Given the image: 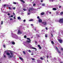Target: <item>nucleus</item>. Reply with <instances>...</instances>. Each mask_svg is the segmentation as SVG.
<instances>
[{
  "instance_id": "f257e3e1",
  "label": "nucleus",
  "mask_w": 63,
  "mask_h": 63,
  "mask_svg": "<svg viewBox=\"0 0 63 63\" xmlns=\"http://www.w3.org/2000/svg\"><path fill=\"white\" fill-rule=\"evenodd\" d=\"M27 40H28L29 41L27 40L26 42V43H27V44H28V43H31V41L30 40V39L29 38H27Z\"/></svg>"
},
{
  "instance_id": "f03ea898",
  "label": "nucleus",
  "mask_w": 63,
  "mask_h": 63,
  "mask_svg": "<svg viewBox=\"0 0 63 63\" xmlns=\"http://www.w3.org/2000/svg\"><path fill=\"white\" fill-rule=\"evenodd\" d=\"M6 54L7 55H8V56H9V58H10H10H12V56L11 55H10V54L8 52H7L6 53Z\"/></svg>"
},
{
  "instance_id": "7ed1b4c3",
  "label": "nucleus",
  "mask_w": 63,
  "mask_h": 63,
  "mask_svg": "<svg viewBox=\"0 0 63 63\" xmlns=\"http://www.w3.org/2000/svg\"><path fill=\"white\" fill-rule=\"evenodd\" d=\"M59 22L60 23H63V18L60 19L59 21Z\"/></svg>"
},
{
  "instance_id": "20e7f679",
  "label": "nucleus",
  "mask_w": 63,
  "mask_h": 63,
  "mask_svg": "<svg viewBox=\"0 0 63 63\" xmlns=\"http://www.w3.org/2000/svg\"><path fill=\"white\" fill-rule=\"evenodd\" d=\"M42 24L44 25H47V22H42Z\"/></svg>"
},
{
  "instance_id": "39448f33",
  "label": "nucleus",
  "mask_w": 63,
  "mask_h": 63,
  "mask_svg": "<svg viewBox=\"0 0 63 63\" xmlns=\"http://www.w3.org/2000/svg\"><path fill=\"white\" fill-rule=\"evenodd\" d=\"M56 47V49L57 50L58 52H59V53H60V54H61V52H60V50H59V49H58V48Z\"/></svg>"
},
{
  "instance_id": "423d86ee",
  "label": "nucleus",
  "mask_w": 63,
  "mask_h": 63,
  "mask_svg": "<svg viewBox=\"0 0 63 63\" xmlns=\"http://www.w3.org/2000/svg\"><path fill=\"white\" fill-rule=\"evenodd\" d=\"M34 10V9L33 8H31L29 9V12H31L30 11H33V10Z\"/></svg>"
},
{
  "instance_id": "0eeeda50",
  "label": "nucleus",
  "mask_w": 63,
  "mask_h": 63,
  "mask_svg": "<svg viewBox=\"0 0 63 63\" xmlns=\"http://www.w3.org/2000/svg\"><path fill=\"white\" fill-rule=\"evenodd\" d=\"M58 41L60 43H62V40L61 39H58Z\"/></svg>"
},
{
  "instance_id": "6e6552de",
  "label": "nucleus",
  "mask_w": 63,
  "mask_h": 63,
  "mask_svg": "<svg viewBox=\"0 0 63 63\" xmlns=\"http://www.w3.org/2000/svg\"><path fill=\"white\" fill-rule=\"evenodd\" d=\"M38 21L39 23L42 22V20L41 19H40L38 20Z\"/></svg>"
},
{
  "instance_id": "1a4fd4ad",
  "label": "nucleus",
  "mask_w": 63,
  "mask_h": 63,
  "mask_svg": "<svg viewBox=\"0 0 63 63\" xmlns=\"http://www.w3.org/2000/svg\"><path fill=\"white\" fill-rule=\"evenodd\" d=\"M13 52H10V54H11V56H12V57L14 56H13V55H14V54H13Z\"/></svg>"
},
{
  "instance_id": "9d476101",
  "label": "nucleus",
  "mask_w": 63,
  "mask_h": 63,
  "mask_svg": "<svg viewBox=\"0 0 63 63\" xmlns=\"http://www.w3.org/2000/svg\"><path fill=\"white\" fill-rule=\"evenodd\" d=\"M44 14H45V13H44V12H42L41 14H40V15H41V16H42V15H44Z\"/></svg>"
},
{
  "instance_id": "9b49d317",
  "label": "nucleus",
  "mask_w": 63,
  "mask_h": 63,
  "mask_svg": "<svg viewBox=\"0 0 63 63\" xmlns=\"http://www.w3.org/2000/svg\"><path fill=\"white\" fill-rule=\"evenodd\" d=\"M20 1H21V2H22L23 3H25V1H23V0H19Z\"/></svg>"
},
{
  "instance_id": "f8f14e48",
  "label": "nucleus",
  "mask_w": 63,
  "mask_h": 63,
  "mask_svg": "<svg viewBox=\"0 0 63 63\" xmlns=\"http://www.w3.org/2000/svg\"><path fill=\"white\" fill-rule=\"evenodd\" d=\"M18 33H19V34H22V33L19 30L18 31Z\"/></svg>"
},
{
  "instance_id": "ddd939ff",
  "label": "nucleus",
  "mask_w": 63,
  "mask_h": 63,
  "mask_svg": "<svg viewBox=\"0 0 63 63\" xmlns=\"http://www.w3.org/2000/svg\"><path fill=\"white\" fill-rule=\"evenodd\" d=\"M53 10L54 11H56V10L57 9H56V8H53Z\"/></svg>"
},
{
  "instance_id": "4468645a",
  "label": "nucleus",
  "mask_w": 63,
  "mask_h": 63,
  "mask_svg": "<svg viewBox=\"0 0 63 63\" xmlns=\"http://www.w3.org/2000/svg\"><path fill=\"white\" fill-rule=\"evenodd\" d=\"M17 19H21V18H20V17L19 16L18 17H17Z\"/></svg>"
},
{
  "instance_id": "2eb2a0df",
  "label": "nucleus",
  "mask_w": 63,
  "mask_h": 63,
  "mask_svg": "<svg viewBox=\"0 0 63 63\" xmlns=\"http://www.w3.org/2000/svg\"><path fill=\"white\" fill-rule=\"evenodd\" d=\"M19 58L20 59V60H23V59L22 58H21V57H19Z\"/></svg>"
},
{
  "instance_id": "dca6fc26",
  "label": "nucleus",
  "mask_w": 63,
  "mask_h": 63,
  "mask_svg": "<svg viewBox=\"0 0 63 63\" xmlns=\"http://www.w3.org/2000/svg\"><path fill=\"white\" fill-rule=\"evenodd\" d=\"M31 48H32V49H35V51H36V50H37L36 48H35V47H31Z\"/></svg>"
},
{
  "instance_id": "f3484780",
  "label": "nucleus",
  "mask_w": 63,
  "mask_h": 63,
  "mask_svg": "<svg viewBox=\"0 0 63 63\" xmlns=\"http://www.w3.org/2000/svg\"><path fill=\"white\" fill-rule=\"evenodd\" d=\"M51 43L52 44V45H53V44H54V42H53V41H51Z\"/></svg>"
},
{
  "instance_id": "a211bd4d",
  "label": "nucleus",
  "mask_w": 63,
  "mask_h": 63,
  "mask_svg": "<svg viewBox=\"0 0 63 63\" xmlns=\"http://www.w3.org/2000/svg\"><path fill=\"white\" fill-rule=\"evenodd\" d=\"M23 54H26V53H25V51H23Z\"/></svg>"
},
{
  "instance_id": "6ab92c4d",
  "label": "nucleus",
  "mask_w": 63,
  "mask_h": 63,
  "mask_svg": "<svg viewBox=\"0 0 63 63\" xmlns=\"http://www.w3.org/2000/svg\"><path fill=\"white\" fill-rule=\"evenodd\" d=\"M12 44L13 45H15V43L14 42H12Z\"/></svg>"
},
{
  "instance_id": "aec40b11",
  "label": "nucleus",
  "mask_w": 63,
  "mask_h": 63,
  "mask_svg": "<svg viewBox=\"0 0 63 63\" xmlns=\"http://www.w3.org/2000/svg\"><path fill=\"white\" fill-rule=\"evenodd\" d=\"M6 6H7V7H8V5H6V4L4 5V7H6Z\"/></svg>"
},
{
  "instance_id": "412c9836",
  "label": "nucleus",
  "mask_w": 63,
  "mask_h": 63,
  "mask_svg": "<svg viewBox=\"0 0 63 63\" xmlns=\"http://www.w3.org/2000/svg\"><path fill=\"white\" fill-rule=\"evenodd\" d=\"M63 12H62L60 14L61 15H63Z\"/></svg>"
},
{
  "instance_id": "4be33fe9",
  "label": "nucleus",
  "mask_w": 63,
  "mask_h": 63,
  "mask_svg": "<svg viewBox=\"0 0 63 63\" xmlns=\"http://www.w3.org/2000/svg\"><path fill=\"white\" fill-rule=\"evenodd\" d=\"M33 19H31L29 20L30 21H33Z\"/></svg>"
},
{
  "instance_id": "5701e85b",
  "label": "nucleus",
  "mask_w": 63,
  "mask_h": 63,
  "mask_svg": "<svg viewBox=\"0 0 63 63\" xmlns=\"http://www.w3.org/2000/svg\"><path fill=\"white\" fill-rule=\"evenodd\" d=\"M26 37H27L26 36V35H25L24 37V38H26Z\"/></svg>"
},
{
  "instance_id": "b1692460",
  "label": "nucleus",
  "mask_w": 63,
  "mask_h": 63,
  "mask_svg": "<svg viewBox=\"0 0 63 63\" xmlns=\"http://www.w3.org/2000/svg\"><path fill=\"white\" fill-rule=\"evenodd\" d=\"M37 18H38V19H40V17H39V16H37Z\"/></svg>"
},
{
  "instance_id": "393cba45",
  "label": "nucleus",
  "mask_w": 63,
  "mask_h": 63,
  "mask_svg": "<svg viewBox=\"0 0 63 63\" xmlns=\"http://www.w3.org/2000/svg\"><path fill=\"white\" fill-rule=\"evenodd\" d=\"M3 47H4V48H5L6 47V46L5 45H3Z\"/></svg>"
},
{
  "instance_id": "a878e982",
  "label": "nucleus",
  "mask_w": 63,
  "mask_h": 63,
  "mask_svg": "<svg viewBox=\"0 0 63 63\" xmlns=\"http://www.w3.org/2000/svg\"><path fill=\"white\" fill-rule=\"evenodd\" d=\"M33 6H36V4L35 3H34L33 4Z\"/></svg>"
},
{
  "instance_id": "bb28decb",
  "label": "nucleus",
  "mask_w": 63,
  "mask_h": 63,
  "mask_svg": "<svg viewBox=\"0 0 63 63\" xmlns=\"http://www.w3.org/2000/svg\"><path fill=\"white\" fill-rule=\"evenodd\" d=\"M45 37H47V34H45Z\"/></svg>"
},
{
  "instance_id": "cd10ccee",
  "label": "nucleus",
  "mask_w": 63,
  "mask_h": 63,
  "mask_svg": "<svg viewBox=\"0 0 63 63\" xmlns=\"http://www.w3.org/2000/svg\"><path fill=\"white\" fill-rule=\"evenodd\" d=\"M13 3L14 4H16V2H13Z\"/></svg>"
},
{
  "instance_id": "c85d7f7f",
  "label": "nucleus",
  "mask_w": 63,
  "mask_h": 63,
  "mask_svg": "<svg viewBox=\"0 0 63 63\" xmlns=\"http://www.w3.org/2000/svg\"><path fill=\"white\" fill-rule=\"evenodd\" d=\"M8 8L9 10H12V9L11 8V7H9Z\"/></svg>"
},
{
  "instance_id": "c756f323",
  "label": "nucleus",
  "mask_w": 63,
  "mask_h": 63,
  "mask_svg": "<svg viewBox=\"0 0 63 63\" xmlns=\"http://www.w3.org/2000/svg\"><path fill=\"white\" fill-rule=\"evenodd\" d=\"M45 4H44V3L43 4H42V6H45Z\"/></svg>"
},
{
  "instance_id": "7c9ffc66",
  "label": "nucleus",
  "mask_w": 63,
  "mask_h": 63,
  "mask_svg": "<svg viewBox=\"0 0 63 63\" xmlns=\"http://www.w3.org/2000/svg\"><path fill=\"white\" fill-rule=\"evenodd\" d=\"M29 52H31V50H29Z\"/></svg>"
},
{
  "instance_id": "2f4dec72",
  "label": "nucleus",
  "mask_w": 63,
  "mask_h": 63,
  "mask_svg": "<svg viewBox=\"0 0 63 63\" xmlns=\"http://www.w3.org/2000/svg\"><path fill=\"white\" fill-rule=\"evenodd\" d=\"M53 0H49V1H51L52 2H53Z\"/></svg>"
},
{
  "instance_id": "473e14b6",
  "label": "nucleus",
  "mask_w": 63,
  "mask_h": 63,
  "mask_svg": "<svg viewBox=\"0 0 63 63\" xmlns=\"http://www.w3.org/2000/svg\"><path fill=\"white\" fill-rule=\"evenodd\" d=\"M23 11H26V9L24 8L23 9Z\"/></svg>"
},
{
  "instance_id": "72a5a7b5",
  "label": "nucleus",
  "mask_w": 63,
  "mask_h": 63,
  "mask_svg": "<svg viewBox=\"0 0 63 63\" xmlns=\"http://www.w3.org/2000/svg\"><path fill=\"white\" fill-rule=\"evenodd\" d=\"M13 14L14 16H15V13H14V12H13Z\"/></svg>"
},
{
  "instance_id": "f704fd0d",
  "label": "nucleus",
  "mask_w": 63,
  "mask_h": 63,
  "mask_svg": "<svg viewBox=\"0 0 63 63\" xmlns=\"http://www.w3.org/2000/svg\"><path fill=\"white\" fill-rule=\"evenodd\" d=\"M39 49H41L42 48V47H39Z\"/></svg>"
},
{
  "instance_id": "c9c22d12",
  "label": "nucleus",
  "mask_w": 63,
  "mask_h": 63,
  "mask_svg": "<svg viewBox=\"0 0 63 63\" xmlns=\"http://www.w3.org/2000/svg\"><path fill=\"white\" fill-rule=\"evenodd\" d=\"M40 59H41V60H43V58H42V57H41L40 58Z\"/></svg>"
},
{
  "instance_id": "e433bc0d",
  "label": "nucleus",
  "mask_w": 63,
  "mask_h": 63,
  "mask_svg": "<svg viewBox=\"0 0 63 63\" xmlns=\"http://www.w3.org/2000/svg\"><path fill=\"white\" fill-rule=\"evenodd\" d=\"M56 14H57V15H58V14H59V12H57Z\"/></svg>"
},
{
  "instance_id": "4c0bfd02",
  "label": "nucleus",
  "mask_w": 63,
  "mask_h": 63,
  "mask_svg": "<svg viewBox=\"0 0 63 63\" xmlns=\"http://www.w3.org/2000/svg\"><path fill=\"white\" fill-rule=\"evenodd\" d=\"M31 55H34V54L33 53H32V54H31Z\"/></svg>"
},
{
  "instance_id": "58836bf2",
  "label": "nucleus",
  "mask_w": 63,
  "mask_h": 63,
  "mask_svg": "<svg viewBox=\"0 0 63 63\" xmlns=\"http://www.w3.org/2000/svg\"><path fill=\"white\" fill-rule=\"evenodd\" d=\"M30 13H28V15H30Z\"/></svg>"
},
{
  "instance_id": "ea45409f",
  "label": "nucleus",
  "mask_w": 63,
  "mask_h": 63,
  "mask_svg": "<svg viewBox=\"0 0 63 63\" xmlns=\"http://www.w3.org/2000/svg\"><path fill=\"white\" fill-rule=\"evenodd\" d=\"M51 34L52 36V37H53V35L52 34V33H51Z\"/></svg>"
},
{
  "instance_id": "a19ab883",
  "label": "nucleus",
  "mask_w": 63,
  "mask_h": 63,
  "mask_svg": "<svg viewBox=\"0 0 63 63\" xmlns=\"http://www.w3.org/2000/svg\"><path fill=\"white\" fill-rule=\"evenodd\" d=\"M32 59L33 60H35V59L34 58H32Z\"/></svg>"
},
{
  "instance_id": "79ce46f5",
  "label": "nucleus",
  "mask_w": 63,
  "mask_h": 63,
  "mask_svg": "<svg viewBox=\"0 0 63 63\" xmlns=\"http://www.w3.org/2000/svg\"><path fill=\"white\" fill-rule=\"evenodd\" d=\"M23 21H24V22H25V21H26V20H25V19H24V20Z\"/></svg>"
},
{
  "instance_id": "37998d69",
  "label": "nucleus",
  "mask_w": 63,
  "mask_h": 63,
  "mask_svg": "<svg viewBox=\"0 0 63 63\" xmlns=\"http://www.w3.org/2000/svg\"><path fill=\"white\" fill-rule=\"evenodd\" d=\"M16 9V8L15 7H14L13 8V9L14 10H15V9Z\"/></svg>"
},
{
  "instance_id": "c03bdc74",
  "label": "nucleus",
  "mask_w": 63,
  "mask_h": 63,
  "mask_svg": "<svg viewBox=\"0 0 63 63\" xmlns=\"http://www.w3.org/2000/svg\"><path fill=\"white\" fill-rule=\"evenodd\" d=\"M38 47H40V45H38Z\"/></svg>"
},
{
  "instance_id": "a18cd8bd",
  "label": "nucleus",
  "mask_w": 63,
  "mask_h": 63,
  "mask_svg": "<svg viewBox=\"0 0 63 63\" xmlns=\"http://www.w3.org/2000/svg\"><path fill=\"white\" fill-rule=\"evenodd\" d=\"M3 21H1V24L2 25L3 24Z\"/></svg>"
},
{
  "instance_id": "49530a36",
  "label": "nucleus",
  "mask_w": 63,
  "mask_h": 63,
  "mask_svg": "<svg viewBox=\"0 0 63 63\" xmlns=\"http://www.w3.org/2000/svg\"><path fill=\"white\" fill-rule=\"evenodd\" d=\"M12 19H13V18H11L10 19V20H12Z\"/></svg>"
},
{
  "instance_id": "de8ad7c7",
  "label": "nucleus",
  "mask_w": 63,
  "mask_h": 63,
  "mask_svg": "<svg viewBox=\"0 0 63 63\" xmlns=\"http://www.w3.org/2000/svg\"><path fill=\"white\" fill-rule=\"evenodd\" d=\"M11 17H13V15H11Z\"/></svg>"
},
{
  "instance_id": "09e8293b",
  "label": "nucleus",
  "mask_w": 63,
  "mask_h": 63,
  "mask_svg": "<svg viewBox=\"0 0 63 63\" xmlns=\"http://www.w3.org/2000/svg\"><path fill=\"white\" fill-rule=\"evenodd\" d=\"M9 51H10V52H13V51H11V50H9Z\"/></svg>"
},
{
  "instance_id": "8fccbe9b",
  "label": "nucleus",
  "mask_w": 63,
  "mask_h": 63,
  "mask_svg": "<svg viewBox=\"0 0 63 63\" xmlns=\"http://www.w3.org/2000/svg\"><path fill=\"white\" fill-rule=\"evenodd\" d=\"M8 16H10V14L9 13H8Z\"/></svg>"
},
{
  "instance_id": "3c124183",
  "label": "nucleus",
  "mask_w": 63,
  "mask_h": 63,
  "mask_svg": "<svg viewBox=\"0 0 63 63\" xmlns=\"http://www.w3.org/2000/svg\"><path fill=\"white\" fill-rule=\"evenodd\" d=\"M61 50H63V48H61Z\"/></svg>"
},
{
  "instance_id": "603ef678",
  "label": "nucleus",
  "mask_w": 63,
  "mask_h": 63,
  "mask_svg": "<svg viewBox=\"0 0 63 63\" xmlns=\"http://www.w3.org/2000/svg\"><path fill=\"white\" fill-rule=\"evenodd\" d=\"M46 30H47V27H46Z\"/></svg>"
},
{
  "instance_id": "864d4df0",
  "label": "nucleus",
  "mask_w": 63,
  "mask_h": 63,
  "mask_svg": "<svg viewBox=\"0 0 63 63\" xmlns=\"http://www.w3.org/2000/svg\"><path fill=\"white\" fill-rule=\"evenodd\" d=\"M37 36H38V37H40V36L39 35H37Z\"/></svg>"
},
{
  "instance_id": "5fc2aeb1",
  "label": "nucleus",
  "mask_w": 63,
  "mask_h": 63,
  "mask_svg": "<svg viewBox=\"0 0 63 63\" xmlns=\"http://www.w3.org/2000/svg\"><path fill=\"white\" fill-rule=\"evenodd\" d=\"M35 43H36V44H37V41H35Z\"/></svg>"
},
{
  "instance_id": "6e6d98bb",
  "label": "nucleus",
  "mask_w": 63,
  "mask_h": 63,
  "mask_svg": "<svg viewBox=\"0 0 63 63\" xmlns=\"http://www.w3.org/2000/svg\"><path fill=\"white\" fill-rule=\"evenodd\" d=\"M14 19H16V18L15 16H14Z\"/></svg>"
},
{
  "instance_id": "4d7b16f0",
  "label": "nucleus",
  "mask_w": 63,
  "mask_h": 63,
  "mask_svg": "<svg viewBox=\"0 0 63 63\" xmlns=\"http://www.w3.org/2000/svg\"><path fill=\"white\" fill-rule=\"evenodd\" d=\"M3 55H4V57H6V56L4 55V54Z\"/></svg>"
},
{
  "instance_id": "13d9d810",
  "label": "nucleus",
  "mask_w": 63,
  "mask_h": 63,
  "mask_svg": "<svg viewBox=\"0 0 63 63\" xmlns=\"http://www.w3.org/2000/svg\"><path fill=\"white\" fill-rule=\"evenodd\" d=\"M34 30H35V31H36V29L35 28L34 29Z\"/></svg>"
},
{
  "instance_id": "bf43d9fd",
  "label": "nucleus",
  "mask_w": 63,
  "mask_h": 63,
  "mask_svg": "<svg viewBox=\"0 0 63 63\" xmlns=\"http://www.w3.org/2000/svg\"><path fill=\"white\" fill-rule=\"evenodd\" d=\"M31 26H33V24H31Z\"/></svg>"
},
{
  "instance_id": "052dcab7",
  "label": "nucleus",
  "mask_w": 63,
  "mask_h": 63,
  "mask_svg": "<svg viewBox=\"0 0 63 63\" xmlns=\"http://www.w3.org/2000/svg\"><path fill=\"white\" fill-rule=\"evenodd\" d=\"M49 13L50 14H51V13L50 12H49Z\"/></svg>"
},
{
  "instance_id": "680f3d73",
  "label": "nucleus",
  "mask_w": 63,
  "mask_h": 63,
  "mask_svg": "<svg viewBox=\"0 0 63 63\" xmlns=\"http://www.w3.org/2000/svg\"><path fill=\"white\" fill-rule=\"evenodd\" d=\"M41 2H43V0H41Z\"/></svg>"
},
{
  "instance_id": "e2e57ef3",
  "label": "nucleus",
  "mask_w": 63,
  "mask_h": 63,
  "mask_svg": "<svg viewBox=\"0 0 63 63\" xmlns=\"http://www.w3.org/2000/svg\"><path fill=\"white\" fill-rule=\"evenodd\" d=\"M61 6H60L59 7V8H61Z\"/></svg>"
},
{
  "instance_id": "0e129e2a",
  "label": "nucleus",
  "mask_w": 63,
  "mask_h": 63,
  "mask_svg": "<svg viewBox=\"0 0 63 63\" xmlns=\"http://www.w3.org/2000/svg\"><path fill=\"white\" fill-rule=\"evenodd\" d=\"M47 57V58H48V56Z\"/></svg>"
},
{
  "instance_id": "69168bd1",
  "label": "nucleus",
  "mask_w": 63,
  "mask_h": 63,
  "mask_svg": "<svg viewBox=\"0 0 63 63\" xmlns=\"http://www.w3.org/2000/svg\"><path fill=\"white\" fill-rule=\"evenodd\" d=\"M7 51H5V52H7Z\"/></svg>"
},
{
  "instance_id": "338daca9",
  "label": "nucleus",
  "mask_w": 63,
  "mask_h": 63,
  "mask_svg": "<svg viewBox=\"0 0 63 63\" xmlns=\"http://www.w3.org/2000/svg\"><path fill=\"white\" fill-rule=\"evenodd\" d=\"M9 17H11V16H9Z\"/></svg>"
},
{
  "instance_id": "774afa93",
  "label": "nucleus",
  "mask_w": 63,
  "mask_h": 63,
  "mask_svg": "<svg viewBox=\"0 0 63 63\" xmlns=\"http://www.w3.org/2000/svg\"><path fill=\"white\" fill-rule=\"evenodd\" d=\"M60 63H62V62H61Z\"/></svg>"
}]
</instances>
